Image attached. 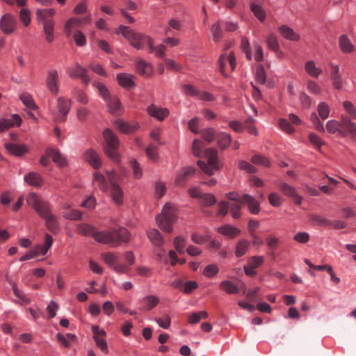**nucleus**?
I'll list each match as a JSON object with an SVG mask.
<instances>
[{
  "instance_id": "9d476101",
  "label": "nucleus",
  "mask_w": 356,
  "mask_h": 356,
  "mask_svg": "<svg viewBox=\"0 0 356 356\" xmlns=\"http://www.w3.org/2000/svg\"><path fill=\"white\" fill-rule=\"evenodd\" d=\"M58 80L59 76L57 70H49L47 72L46 84L49 91L54 95H57L59 92L58 85Z\"/></svg>"
},
{
  "instance_id": "6e6d98bb",
  "label": "nucleus",
  "mask_w": 356,
  "mask_h": 356,
  "mask_svg": "<svg viewBox=\"0 0 356 356\" xmlns=\"http://www.w3.org/2000/svg\"><path fill=\"white\" fill-rule=\"evenodd\" d=\"M174 245L179 254H184L186 246V239L181 236H177L174 240Z\"/></svg>"
},
{
  "instance_id": "a18cd8bd",
  "label": "nucleus",
  "mask_w": 356,
  "mask_h": 356,
  "mask_svg": "<svg viewBox=\"0 0 356 356\" xmlns=\"http://www.w3.org/2000/svg\"><path fill=\"white\" fill-rule=\"evenodd\" d=\"M267 46L269 49L275 52H277L280 49L276 36L273 33H270L266 38Z\"/></svg>"
},
{
  "instance_id": "b1692460",
  "label": "nucleus",
  "mask_w": 356,
  "mask_h": 356,
  "mask_svg": "<svg viewBox=\"0 0 356 356\" xmlns=\"http://www.w3.org/2000/svg\"><path fill=\"white\" fill-rule=\"evenodd\" d=\"M232 141V138L230 134L225 132H220L217 135L216 142L218 146L222 149H227Z\"/></svg>"
},
{
  "instance_id": "7c9ffc66",
  "label": "nucleus",
  "mask_w": 356,
  "mask_h": 356,
  "mask_svg": "<svg viewBox=\"0 0 356 356\" xmlns=\"http://www.w3.org/2000/svg\"><path fill=\"white\" fill-rule=\"evenodd\" d=\"M7 282L12 286L13 291L17 298L20 299L25 304H29L31 302V300L18 288L16 282H13V280L9 277L7 278Z\"/></svg>"
},
{
  "instance_id": "49530a36",
  "label": "nucleus",
  "mask_w": 356,
  "mask_h": 356,
  "mask_svg": "<svg viewBox=\"0 0 356 356\" xmlns=\"http://www.w3.org/2000/svg\"><path fill=\"white\" fill-rule=\"evenodd\" d=\"M201 136L208 143H211L215 139V129L213 127H208L201 131Z\"/></svg>"
},
{
  "instance_id": "bf43d9fd",
  "label": "nucleus",
  "mask_w": 356,
  "mask_h": 356,
  "mask_svg": "<svg viewBox=\"0 0 356 356\" xmlns=\"http://www.w3.org/2000/svg\"><path fill=\"white\" fill-rule=\"evenodd\" d=\"M279 125L280 129L286 133L292 134L295 131V129L291 126V122L287 120L280 118L279 120Z\"/></svg>"
},
{
  "instance_id": "09e8293b",
  "label": "nucleus",
  "mask_w": 356,
  "mask_h": 356,
  "mask_svg": "<svg viewBox=\"0 0 356 356\" xmlns=\"http://www.w3.org/2000/svg\"><path fill=\"white\" fill-rule=\"evenodd\" d=\"M240 48L242 50V51L246 54L247 58L249 60H252V51L250 48V43H249V41L247 39V38L243 37L241 38Z\"/></svg>"
},
{
  "instance_id": "2f4dec72",
  "label": "nucleus",
  "mask_w": 356,
  "mask_h": 356,
  "mask_svg": "<svg viewBox=\"0 0 356 356\" xmlns=\"http://www.w3.org/2000/svg\"><path fill=\"white\" fill-rule=\"evenodd\" d=\"M141 302L143 304V307L141 308V310L149 311L154 308L159 304V299L154 296H147L145 297Z\"/></svg>"
},
{
  "instance_id": "2eb2a0df",
  "label": "nucleus",
  "mask_w": 356,
  "mask_h": 356,
  "mask_svg": "<svg viewBox=\"0 0 356 356\" xmlns=\"http://www.w3.org/2000/svg\"><path fill=\"white\" fill-rule=\"evenodd\" d=\"M135 79L136 76L134 74L127 73H120L116 76L118 84L125 89H131L136 86Z\"/></svg>"
},
{
  "instance_id": "a19ab883",
  "label": "nucleus",
  "mask_w": 356,
  "mask_h": 356,
  "mask_svg": "<svg viewBox=\"0 0 356 356\" xmlns=\"http://www.w3.org/2000/svg\"><path fill=\"white\" fill-rule=\"evenodd\" d=\"M220 287L229 294L238 292V288L232 282L229 280L222 282L220 284Z\"/></svg>"
},
{
  "instance_id": "f704fd0d",
  "label": "nucleus",
  "mask_w": 356,
  "mask_h": 356,
  "mask_svg": "<svg viewBox=\"0 0 356 356\" xmlns=\"http://www.w3.org/2000/svg\"><path fill=\"white\" fill-rule=\"evenodd\" d=\"M81 20L78 17H72L69 19L64 26V31L67 38L71 36L72 29L78 26Z\"/></svg>"
},
{
  "instance_id": "052dcab7",
  "label": "nucleus",
  "mask_w": 356,
  "mask_h": 356,
  "mask_svg": "<svg viewBox=\"0 0 356 356\" xmlns=\"http://www.w3.org/2000/svg\"><path fill=\"white\" fill-rule=\"evenodd\" d=\"M73 38L76 44L79 47H83L86 43V38L85 35L79 30H77L74 33Z\"/></svg>"
},
{
  "instance_id": "58836bf2",
  "label": "nucleus",
  "mask_w": 356,
  "mask_h": 356,
  "mask_svg": "<svg viewBox=\"0 0 356 356\" xmlns=\"http://www.w3.org/2000/svg\"><path fill=\"white\" fill-rule=\"evenodd\" d=\"M210 31L211 32L213 41L218 42L222 38L223 33L219 22L213 24L211 26Z\"/></svg>"
},
{
  "instance_id": "4468645a",
  "label": "nucleus",
  "mask_w": 356,
  "mask_h": 356,
  "mask_svg": "<svg viewBox=\"0 0 356 356\" xmlns=\"http://www.w3.org/2000/svg\"><path fill=\"white\" fill-rule=\"evenodd\" d=\"M4 147L12 156L19 157L29 152L27 145L18 143H5Z\"/></svg>"
},
{
  "instance_id": "c756f323",
  "label": "nucleus",
  "mask_w": 356,
  "mask_h": 356,
  "mask_svg": "<svg viewBox=\"0 0 356 356\" xmlns=\"http://www.w3.org/2000/svg\"><path fill=\"white\" fill-rule=\"evenodd\" d=\"M43 24V31L44 33L45 39L49 43H51L54 40V22L47 21Z\"/></svg>"
},
{
  "instance_id": "0eeeda50",
  "label": "nucleus",
  "mask_w": 356,
  "mask_h": 356,
  "mask_svg": "<svg viewBox=\"0 0 356 356\" xmlns=\"http://www.w3.org/2000/svg\"><path fill=\"white\" fill-rule=\"evenodd\" d=\"M341 129L339 136L346 137L350 136L353 138H356V124L352 122L347 115H342L340 120Z\"/></svg>"
},
{
  "instance_id": "c9c22d12",
  "label": "nucleus",
  "mask_w": 356,
  "mask_h": 356,
  "mask_svg": "<svg viewBox=\"0 0 356 356\" xmlns=\"http://www.w3.org/2000/svg\"><path fill=\"white\" fill-rule=\"evenodd\" d=\"M250 10L254 15L259 20L264 21L266 19V13L264 9L258 4L252 3L250 5Z\"/></svg>"
},
{
  "instance_id": "0e129e2a",
  "label": "nucleus",
  "mask_w": 356,
  "mask_h": 356,
  "mask_svg": "<svg viewBox=\"0 0 356 356\" xmlns=\"http://www.w3.org/2000/svg\"><path fill=\"white\" fill-rule=\"evenodd\" d=\"M104 337L103 336H96L93 337V339L96 343V345L98 348L101 349V350L104 353H108V347H107V343L104 339Z\"/></svg>"
},
{
  "instance_id": "f8f14e48",
  "label": "nucleus",
  "mask_w": 356,
  "mask_h": 356,
  "mask_svg": "<svg viewBox=\"0 0 356 356\" xmlns=\"http://www.w3.org/2000/svg\"><path fill=\"white\" fill-rule=\"evenodd\" d=\"M196 172V169L192 166H185L181 168L177 172L175 183L176 185H183L190 177H193Z\"/></svg>"
},
{
  "instance_id": "5fc2aeb1",
  "label": "nucleus",
  "mask_w": 356,
  "mask_h": 356,
  "mask_svg": "<svg viewBox=\"0 0 356 356\" xmlns=\"http://www.w3.org/2000/svg\"><path fill=\"white\" fill-rule=\"evenodd\" d=\"M318 113L319 116L322 119H326L328 118L330 114V108L327 103L325 102H321L317 108Z\"/></svg>"
},
{
  "instance_id": "f3484780",
  "label": "nucleus",
  "mask_w": 356,
  "mask_h": 356,
  "mask_svg": "<svg viewBox=\"0 0 356 356\" xmlns=\"http://www.w3.org/2000/svg\"><path fill=\"white\" fill-rule=\"evenodd\" d=\"M84 156L85 160L95 169H99L102 166L100 156L93 149H88Z\"/></svg>"
},
{
  "instance_id": "8fccbe9b",
  "label": "nucleus",
  "mask_w": 356,
  "mask_h": 356,
  "mask_svg": "<svg viewBox=\"0 0 356 356\" xmlns=\"http://www.w3.org/2000/svg\"><path fill=\"white\" fill-rule=\"evenodd\" d=\"M73 93H74V97L79 103H81L82 104H88V97L85 92H83V90H81L80 89L74 88L73 90Z\"/></svg>"
},
{
  "instance_id": "1a4fd4ad",
  "label": "nucleus",
  "mask_w": 356,
  "mask_h": 356,
  "mask_svg": "<svg viewBox=\"0 0 356 356\" xmlns=\"http://www.w3.org/2000/svg\"><path fill=\"white\" fill-rule=\"evenodd\" d=\"M72 106V102L70 99L63 97H60L57 99V108L59 113L61 115L58 117V120L64 122L66 120V116L69 113Z\"/></svg>"
},
{
  "instance_id": "7ed1b4c3",
  "label": "nucleus",
  "mask_w": 356,
  "mask_h": 356,
  "mask_svg": "<svg viewBox=\"0 0 356 356\" xmlns=\"http://www.w3.org/2000/svg\"><path fill=\"white\" fill-rule=\"evenodd\" d=\"M177 219V210L170 202L165 203L162 212L156 217V222L160 229L168 233L172 232V223L176 222Z\"/></svg>"
},
{
  "instance_id": "f03ea898",
  "label": "nucleus",
  "mask_w": 356,
  "mask_h": 356,
  "mask_svg": "<svg viewBox=\"0 0 356 356\" xmlns=\"http://www.w3.org/2000/svg\"><path fill=\"white\" fill-rule=\"evenodd\" d=\"M103 136L105 140L104 151L108 158L116 163H120L121 157L118 153L120 140L115 134L109 128L103 131Z\"/></svg>"
},
{
  "instance_id": "3c124183",
  "label": "nucleus",
  "mask_w": 356,
  "mask_h": 356,
  "mask_svg": "<svg viewBox=\"0 0 356 356\" xmlns=\"http://www.w3.org/2000/svg\"><path fill=\"white\" fill-rule=\"evenodd\" d=\"M111 193L113 200H120L123 197V191L119 185L112 183Z\"/></svg>"
},
{
  "instance_id": "338daca9",
  "label": "nucleus",
  "mask_w": 356,
  "mask_h": 356,
  "mask_svg": "<svg viewBox=\"0 0 356 356\" xmlns=\"http://www.w3.org/2000/svg\"><path fill=\"white\" fill-rule=\"evenodd\" d=\"M264 257L262 256H254L249 259L248 264L250 265L252 268H257L259 267L264 263Z\"/></svg>"
},
{
  "instance_id": "72a5a7b5",
  "label": "nucleus",
  "mask_w": 356,
  "mask_h": 356,
  "mask_svg": "<svg viewBox=\"0 0 356 356\" xmlns=\"http://www.w3.org/2000/svg\"><path fill=\"white\" fill-rule=\"evenodd\" d=\"M51 156L53 162L57 164L59 167L64 168L67 165L66 157L63 156L58 149H53Z\"/></svg>"
},
{
  "instance_id": "dca6fc26",
  "label": "nucleus",
  "mask_w": 356,
  "mask_h": 356,
  "mask_svg": "<svg viewBox=\"0 0 356 356\" xmlns=\"http://www.w3.org/2000/svg\"><path fill=\"white\" fill-rule=\"evenodd\" d=\"M136 70L142 76L149 77L153 72V67L151 63L146 62L143 59H137L136 60Z\"/></svg>"
},
{
  "instance_id": "79ce46f5",
  "label": "nucleus",
  "mask_w": 356,
  "mask_h": 356,
  "mask_svg": "<svg viewBox=\"0 0 356 356\" xmlns=\"http://www.w3.org/2000/svg\"><path fill=\"white\" fill-rule=\"evenodd\" d=\"M252 163L255 165H263L265 167H270V162L269 159L261 154H255L251 159Z\"/></svg>"
},
{
  "instance_id": "a211bd4d",
  "label": "nucleus",
  "mask_w": 356,
  "mask_h": 356,
  "mask_svg": "<svg viewBox=\"0 0 356 356\" xmlns=\"http://www.w3.org/2000/svg\"><path fill=\"white\" fill-rule=\"evenodd\" d=\"M147 113L159 121H163L168 115L169 110L166 108H159L155 105L151 104L147 108Z\"/></svg>"
},
{
  "instance_id": "e433bc0d",
  "label": "nucleus",
  "mask_w": 356,
  "mask_h": 356,
  "mask_svg": "<svg viewBox=\"0 0 356 356\" xmlns=\"http://www.w3.org/2000/svg\"><path fill=\"white\" fill-rule=\"evenodd\" d=\"M250 243L247 240H241L238 242L236 247L235 254L237 257H241L245 254L248 248Z\"/></svg>"
},
{
  "instance_id": "6e6552de",
  "label": "nucleus",
  "mask_w": 356,
  "mask_h": 356,
  "mask_svg": "<svg viewBox=\"0 0 356 356\" xmlns=\"http://www.w3.org/2000/svg\"><path fill=\"white\" fill-rule=\"evenodd\" d=\"M17 26V21L14 16L6 13L0 19V29L6 35L13 33Z\"/></svg>"
},
{
  "instance_id": "9b49d317",
  "label": "nucleus",
  "mask_w": 356,
  "mask_h": 356,
  "mask_svg": "<svg viewBox=\"0 0 356 356\" xmlns=\"http://www.w3.org/2000/svg\"><path fill=\"white\" fill-rule=\"evenodd\" d=\"M22 119L18 114H13L10 118H2L0 119V132L13 127H19Z\"/></svg>"
},
{
  "instance_id": "603ef678",
  "label": "nucleus",
  "mask_w": 356,
  "mask_h": 356,
  "mask_svg": "<svg viewBox=\"0 0 356 356\" xmlns=\"http://www.w3.org/2000/svg\"><path fill=\"white\" fill-rule=\"evenodd\" d=\"M19 19L25 26H28L31 23L30 10L28 8H22L19 11Z\"/></svg>"
},
{
  "instance_id": "69168bd1",
  "label": "nucleus",
  "mask_w": 356,
  "mask_h": 356,
  "mask_svg": "<svg viewBox=\"0 0 356 356\" xmlns=\"http://www.w3.org/2000/svg\"><path fill=\"white\" fill-rule=\"evenodd\" d=\"M219 272V268L216 264H210L205 267L204 275L207 277H211Z\"/></svg>"
},
{
  "instance_id": "cd10ccee",
  "label": "nucleus",
  "mask_w": 356,
  "mask_h": 356,
  "mask_svg": "<svg viewBox=\"0 0 356 356\" xmlns=\"http://www.w3.org/2000/svg\"><path fill=\"white\" fill-rule=\"evenodd\" d=\"M56 13L54 8L47 9H38L36 10V19L39 23H44L47 21H53L52 19H47V17H51Z\"/></svg>"
},
{
  "instance_id": "13d9d810",
  "label": "nucleus",
  "mask_w": 356,
  "mask_h": 356,
  "mask_svg": "<svg viewBox=\"0 0 356 356\" xmlns=\"http://www.w3.org/2000/svg\"><path fill=\"white\" fill-rule=\"evenodd\" d=\"M243 207H246L252 214H257L260 211L259 202H241Z\"/></svg>"
},
{
  "instance_id": "ddd939ff",
  "label": "nucleus",
  "mask_w": 356,
  "mask_h": 356,
  "mask_svg": "<svg viewBox=\"0 0 356 356\" xmlns=\"http://www.w3.org/2000/svg\"><path fill=\"white\" fill-rule=\"evenodd\" d=\"M113 124L118 131L124 134H131L139 127L136 122H128L121 119L116 120Z\"/></svg>"
},
{
  "instance_id": "423d86ee",
  "label": "nucleus",
  "mask_w": 356,
  "mask_h": 356,
  "mask_svg": "<svg viewBox=\"0 0 356 356\" xmlns=\"http://www.w3.org/2000/svg\"><path fill=\"white\" fill-rule=\"evenodd\" d=\"M104 261L118 273H127L129 268L126 264H120L119 258L115 254L107 252L102 255Z\"/></svg>"
},
{
  "instance_id": "ea45409f",
  "label": "nucleus",
  "mask_w": 356,
  "mask_h": 356,
  "mask_svg": "<svg viewBox=\"0 0 356 356\" xmlns=\"http://www.w3.org/2000/svg\"><path fill=\"white\" fill-rule=\"evenodd\" d=\"M93 85L95 87L97 88L100 95L104 99L105 102L109 98H111V95L105 84L101 82H95Z\"/></svg>"
},
{
  "instance_id": "774afa93",
  "label": "nucleus",
  "mask_w": 356,
  "mask_h": 356,
  "mask_svg": "<svg viewBox=\"0 0 356 356\" xmlns=\"http://www.w3.org/2000/svg\"><path fill=\"white\" fill-rule=\"evenodd\" d=\"M146 154L147 156L152 160L156 161L159 158L157 147L154 144H150L148 145L146 149Z\"/></svg>"
},
{
  "instance_id": "4d7b16f0",
  "label": "nucleus",
  "mask_w": 356,
  "mask_h": 356,
  "mask_svg": "<svg viewBox=\"0 0 356 356\" xmlns=\"http://www.w3.org/2000/svg\"><path fill=\"white\" fill-rule=\"evenodd\" d=\"M177 286L184 293H191L194 289L197 288L198 285L195 281H188L182 284L181 286H179L178 284Z\"/></svg>"
},
{
  "instance_id": "c03bdc74",
  "label": "nucleus",
  "mask_w": 356,
  "mask_h": 356,
  "mask_svg": "<svg viewBox=\"0 0 356 356\" xmlns=\"http://www.w3.org/2000/svg\"><path fill=\"white\" fill-rule=\"evenodd\" d=\"M208 317V313L205 311L192 313L188 317V323L195 324L198 323L201 319H204Z\"/></svg>"
},
{
  "instance_id": "37998d69",
  "label": "nucleus",
  "mask_w": 356,
  "mask_h": 356,
  "mask_svg": "<svg viewBox=\"0 0 356 356\" xmlns=\"http://www.w3.org/2000/svg\"><path fill=\"white\" fill-rule=\"evenodd\" d=\"M340 129V122L335 120H330L327 122L326 129L330 134H333L338 133V134L339 135Z\"/></svg>"
},
{
  "instance_id": "f257e3e1",
  "label": "nucleus",
  "mask_w": 356,
  "mask_h": 356,
  "mask_svg": "<svg viewBox=\"0 0 356 356\" xmlns=\"http://www.w3.org/2000/svg\"><path fill=\"white\" fill-rule=\"evenodd\" d=\"M77 232L84 236H92L98 243L108 245L112 248H117L122 243H127L130 239L129 232L123 227L98 232L90 224H81L77 226Z\"/></svg>"
},
{
  "instance_id": "4be33fe9",
  "label": "nucleus",
  "mask_w": 356,
  "mask_h": 356,
  "mask_svg": "<svg viewBox=\"0 0 356 356\" xmlns=\"http://www.w3.org/2000/svg\"><path fill=\"white\" fill-rule=\"evenodd\" d=\"M205 154L208 157V162L210 165H211L216 170L221 168V166L218 164V151L216 149H206Z\"/></svg>"
},
{
  "instance_id": "a878e982",
  "label": "nucleus",
  "mask_w": 356,
  "mask_h": 356,
  "mask_svg": "<svg viewBox=\"0 0 356 356\" xmlns=\"http://www.w3.org/2000/svg\"><path fill=\"white\" fill-rule=\"evenodd\" d=\"M188 193L192 198H200L203 200H216V197L211 193L203 194L200 188L193 187L188 189Z\"/></svg>"
},
{
  "instance_id": "6ab92c4d",
  "label": "nucleus",
  "mask_w": 356,
  "mask_h": 356,
  "mask_svg": "<svg viewBox=\"0 0 356 356\" xmlns=\"http://www.w3.org/2000/svg\"><path fill=\"white\" fill-rule=\"evenodd\" d=\"M278 31L286 40L291 41H298L300 40L299 34L296 33L292 28L286 25L280 26L278 28Z\"/></svg>"
},
{
  "instance_id": "680f3d73",
  "label": "nucleus",
  "mask_w": 356,
  "mask_h": 356,
  "mask_svg": "<svg viewBox=\"0 0 356 356\" xmlns=\"http://www.w3.org/2000/svg\"><path fill=\"white\" fill-rule=\"evenodd\" d=\"M299 99L301 106L303 108L308 109L310 108L312 103V99L308 95H307L305 92H302L300 94Z\"/></svg>"
},
{
  "instance_id": "5701e85b",
  "label": "nucleus",
  "mask_w": 356,
  "mask_h": 356,
  "mask_svg": "<svg viewBox=\"0 0 356 356\" xmlns=\"http://www.w3.org/2000/svg\"><path fill=\"white\" fill-rule=\"evenodd\" d=\"M339 45L341 51L343 53H351L355 49L354 45L346 34H343L339 37Z\"/></svg>"
},
{
  "instance_id": "864d4df0",
  "label": "nucleus",
  "mask_w": 356,
  "mask_h": 356,
  "mask_svg": "<svg viewBox=\"0 0 356 356\" xmlns=\"http://www.w3.org/2000/svg\"><path fill=\"white\" fill-rule=\"evenodd\" d=\"M84 72H87L86 70L79 63H76L74 67L69 70V75L73 78H79Z\"/></svg>"
},
{
  "instance_id": "bb28decb",
  "label": "nucleus",
  "mask_w": 356,
  "mask_h": 356,
  "mask_svg": "<svg viewBox=\"0 0 356 356\" xmlns=\"http://www.w3.org/2000/svg\"><path fill=\"white\" fill-rule=\"evenodd\" d=\"M108 111L113 115L118 114L121 108V103L119 98L115 95H111V98L106 101Z\"/></svg>"
},
{
  "instance_id": "393cba45",
  "label": "nucleus",
  "mask_w": 356,
  "mask_h": 356,
  "mask_svg": "<svg viewBox=\"0 0 356 356\" xmlns=\"http://www.w3.org/2000/svg\"><path fill=\"white\" fill-rule=\"evenodd\" d=\"M147 236L153 245L161 248L164 244V240L161 234L155 229H151L147 232Z\"/></svg>"
},
{
  "instance_id": "473e14b6",
  "label": "nucleus",
  "mask_w": 356,
  "mask_h": 356,
  "mask_svg": "<svg viewBox=\"0 0 356 356\" xmlns=\"http://www.w3.org/2000/svg\"><path fill=\"white\" fill-rule=\"evenodd\" d=\"M305 69L306 72L312 77L317 78L322 74L323 71L320 67H317L314 61L309 60L305 63Z\"/></svg>"
},
{
  "instance_id": "aec40b11",
  "label": "nucleus",
  "mask_w": 356,
  "mask_h": 356,
  "mask_svg": "<svg viewBox=\"0 0 356 356\" xmlns=\"http://www.w3.org/2000/svg\"><path fill=\"white\" fill-rule=\"evenodd\" d=\"M24 181L31 186L35 187H41L43 184V179L41 175L35 172H31L26 174L24 177Z\"/></svg>"
},
{
  "instance_id": "20e7f679",
  "label": "nucleus",
  "mask_w": 356,
  "mask_h": 356,
  "mask_svg": "<svg viewBox=\"0 0 356 356\" xmlns=\"http://www.w3.org/2000/svg\"><path fill=\"white\" fill-rule=\"evenodd\" d=\"M35 211L46 220L47 229L53 234L59 231V225L56 217L51 213L47 202H32L29 204Z\"/></svg>"
},
{
  "instance_id": "412c9836",
  "label": "nucleus",
  "mask_w": 356,
  "mask_h": 356,
  "mask_svg": "<svg viewBox=\"0 0 356 356\" xmlns=\"http://www.w3.org/2000/svg\"><path fill=\"white\" fill-rule=\"evenodd\" d=\"M217 232L229 238H234L241 234L239 229L229 224L218 227Z\"/></svg>"
},
{
  "instance_id": "39448f33",
  "label": "nucleus",
  "mask_w": 356,
  "mask_h": 356,
  "mask_svg": "<svg viewBox=\"0 0 356 356\" xmlns=\"http://www.w3.org/2000/svg\"><path fill=\"white\" fill-rule=\"evenodd\" d=\"M117 33H120L127 40H129V44L136 49H142L146 44V40L148 39V35L140 32H136L134 29L124 25H120Z\"/></svg>"
},
{
  "instance_id": "4c0bfd02",
  "label": "nucleus",
  "mask_w": 356,
  "mask_h": 356,
  "mask_svg": "<svg viewBox=\"0 0 356 356\" xmlns=\"http://www.w3.org/2000/svg\"><path fill=\"white\" fill-rule=\"evenodd\" d=\"M255 81L257 83L265 84L266 81V73L263 65H259L256 67Z\"/></svg>"
},
{
  "instance_id": "de8ad7c7",
  "label": "nucleus",
  "mask_w": 356,
  "mask_h": 356,
  "mask_svg": "<svg viewBox=\"0 0 356 356\" xmlns=\"http://www.w3.org/2000/svg\"><path fill=\"white\" fill-rule=\"evenodd\" d=\"M19 99L26 107L31 109L36 108L33 97L30 94L27 92L22 93L20 95Z\"/></svg>"
},
{
  "instance_id": "e2e57ef3",
  "label": "nucleus",
  "mask_w": 356,
  "mask_h": 356,
  "mask_svg": "<svg viewBox=\"0 0 356 356\" xmlns=\"http://www.w3.org/2000/svg\"><path fill=\"white\" fill-rule=\"evenodd\" d=\"M181 88L185 95L192 97H196L197 98L200 90L195 88L191 84H184L182 86Z\"/></svg>"
},
{
  "instance_id": "c85d7f7f",
  "label": "nucleus",
  "mask_w": 356,
  "mask_h": 356,
  "mask_svg": "<svg viewBox=\"0 0 356 356\" xmlns=\"http://www.w3.org/2000/svg\"><path fill=\"white\" fill-rule=\"evenodd\" d=\"M280 188L282 192L288 197L293 198L294 200H302V197L298 195L296 189L288 184L282 183L280 185Z\"/></svg>"
}]
</instances>
